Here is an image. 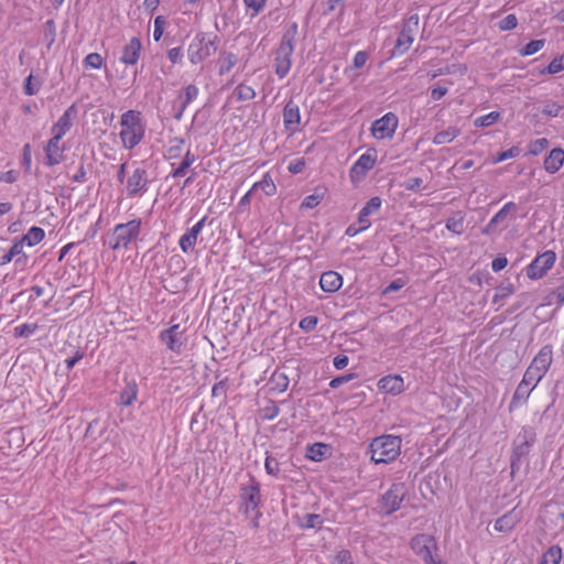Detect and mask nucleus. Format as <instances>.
Instances as JSON below:
<instances>
[{"instance_id": "7c9ffc66", "label": "nucleus", "mask_w": 564, "mask_h": 564, "mask_svg": "<svg viewBox=\"0 0 564 564\" xmlns=\"http://www.w3.org/2000/svg\"><path fill=\"white\" fill-rule=\"evenodd\" d=\"M545 305H556L560 308L564 305V276L560 279V284L554 288L544 299Z\"/></svg>"}, {"instance_id": "bf43d9fd", "label": "nucleus", "mask_w": 564, "mask_h": 564, "mask_svg": "<svg viewBox=\"0 0 564 564\" xmlns=\"http://www.w3.org/2000/svg\"><path fill=\"white\" fill-rule=\"evenodd\" d=\"M520 154V149L518 147H511L510 149L499 152L497 156L492 159V163H500L502 161L517 158Z\"/></svg>"}, {"instance_id": "8fccbe9b", "label": "nucleus", "mask_w": 564, "mask_h": 564, "mask_svg": "<svg viewBox=\"0 0 564 564\" xmlns=\"http://www.w3.org/2000/svg\"><path fill=\"white\" fill-rule=\"evenodd\" d=\"M271 382L274 384V389L283 392L289 387V378L284 372L275 371L271 377Z\"/></svg>"}, {"instance_id": "37998d69", "label": "nucleus", "mask_w": 564, "mask_h": 564, "mask_svg": "<svg viewBox=\"0 0 564 564\" xmlns=\"http://www.w3.org/2000/svg\"><path fill=\"white\" fill-rule=\"evenodd\" d=\"M514 293V286L509 283L507 285H500L497 288V292L494 295L492 303L502 305V301L508 299L510 295Z\"/></svg>"}, {"instance_id": "412c9836", "label": "nucleus", "mask_w": 564, "mask_h": 564, "mask_svg": "<svg viewBox=\"0 0 564 564\" xmlns=\"http://www.w3.org/2000/svg\"><path fill=\"white\" fill-rule=\"evenodd\" d=\"M553 361V350L551 345L543 346L539 352L535 355L530 366L536 372H540L545 376L551 364Z\"/></svg>"}, {"instance_id": "de8ad7c7", "label": "nucleus", "mask_w": 564, "mask_h": 564, "mask_svg": "<svg viewBox=\"0 0 564 564\" xmlns=\"http://www.w3.org/2000/svg\"><path fill=\"white\" fill-rule=\"evenodd\" d=\"M23 249L22 242L15 241L11 248L8 250L7 253H4L0 259V264L4 265L10 263L13 259L17 258L21 253V250Z\"/></svg>"}, {"instance_id": "393cba45", "label": "nucleus", "mask_w": 564, "mask_h": 564, "mask_svg": "<svg viewBox=\"0 0 564 564\" xmlns=\"http://www.w3.org/2000/svg\"><path fill=\"white\" fill-rule=\"evenodd\" d=\"M295 523L303 530H321L324 524V518L318 513H304L294 516Z\"/></svg>"}, {"instance_id": "aec40b11", "label": "nucleus", "mask_w": 564, "mask_h": 564, "mask_svg": "<svg viewBox=\"0 0 564 564\" xmlns=\"http://www.w3.org/2000/svg\"><path fill=\"white\" fill-rule=\"evenodd\" d=\"M61 140L62 138H56V135H52V138L47 141L46 145L44 147V164L46 166H54L63 161L64 148L59 145Z\"/></svg>"}, {"instance_id": "a18cd8bd", "label": "nucleus", "mask_w": 564, "mask_h": 564, "mask_svg": "<svg viewBox=\"0 0 564 564\" xmlns=\"http://www.w3.org/2000/svg\"><path fill=\"white\" fill-rule=\"evenodd\" d=\"M564 70V55L554 57L550 64L541 70V74L554 75Z\"/></svg>"}, {"instance_id": "7ed1b4c3", "label": "nucleus", "mask_w": 564, "mask_h": 564, "mask_svg": "<svg viewBox=\"0 0 564 564\" xmlns=\"http://www.w3.org/2000/svg\"><path fill=\"white\" fill-rule=\"evenodd\" d=\"M121 131L119 137L127 150L134 149L144 138L145 127L142 123L140 112L128 110L120 118Z\"/></svg>"}, {"instance_id": "49530a36", "label": "nucleus", "mask_w": 564, "mask_h": 564, "mask_svg": "<svg viewBox=\"0 0 564 564\" xmlns=\"http://www.w3.org/2000/svg\"><path fill=\"white\" fill-rule=\"evenodd\" d=\"M39 328L36 323H24L17 326L13 330L15 337H30L33 335Z\"/></svg>"}, {"instance_id": "c03bdc74", "label": "nucleus", "mask_w": 564, "mask_h": 564, "mask_svg": "<svg viewBox=\"0 0 564 564\" xmlns=\"http://www.w3.org/2000/svg\"><path fill=\"white\" fill-rule=\"evenodd\" d=\"M198 94V87L194 84H188L182 89V93L180 94L178 98L183 100L185 105H189L197 98Z\"/></svg>"}, {"instance_id": "4be33fe9", "label": "nucleus", "mask_w": 564, "mask_h": 564, "mask_svg": "<svg viewBox=\"0 0 564 564\" xmlns=\"http://www.w3.org/2000/svg\"><path fill=\"white\" fill-rule=\"evenodd\" d=\"M382 200L379 196L371 197L358 214V225H361L362 228L368 229L371 226L370 216L377 214L380 210Z\"/></svg>"}, {"instance_id": "603ef678", "label": "nucleus", "mask_w": 564, "mask_h": 564, "mask_svg": "<svg viewBox=\"0 0 564 564\" xmlns=\"http://www.w3.org/2000/svg\"><path fill=\"white\" fill-rule=\"evenodd\" d=\"M543 377L544 375L536 372L531 367H528L523 375L522 381L535 388L538 383L543 379Z\"/></svg>"}, {"instance_id": "9b49d317", "label": "nucleus", "mask_w": 564, "mask_h": 564, "mask_svg": "<svg viewBox=\"0 0 564 564\" xmlns=\"http://www.w3.org/2000/svg\"><path fill=\"white\" fill-rule=\"evenodd\" d=\"M159 338L171 351L175 354H181L187 341L185 330L181 329L180 324H174L169 328L161 330Z\"/></svg>"}, {"instance_id": "4c0bfd02", "label": "nucleus", "mask_w": 564, "mask_h": 564, "mask_svg": "<svg viewBox=\"0 0 564 564\" xmlns=\"http://www.w3.org/2000/svg\"><path fill=\"white\" fill-rule=\"evenodd\" d=\"M518 210V206L513 202H508L503 205V207L494 215L491 218V225H499L505 221L509 214H516Z\"/></svg>"}, {"instance_id": "680f3d73", "label": "nucleus", "mask_w": 564, "mask_h": 564, "mask_svg": "<svg viewBox=\"0 0 564 564\" xmlns=\"http://www.w3.org/2000/svg\"><path fill=\"white\" fill-rule=\"evenodd\" d=\"M135 398H137V387L135 386H133L132 388H129V389H124L120 393V404L128 406V405L132 404V402L135 400Z\"/></svg>"}, {"instance_id": "5701e85b", "label": "nucleus", "mask_w": 564, "mask_h": 564, "mask_svg": "<svg viewBox=\"0 0 564 564\" xmlns=\"http://www.w3.org/2000/svg\"><path fill=\"white\" fill-rule=\"evenodd\" d=\"M564 150L562 148H554L544 159V170L550 174H555L563 166Z\"/></svg>"}, {"instance_id": "72a5a7b5", "label": "nucleus", "mask_w": 564, "mask_h": 564, "mask_svg": "<svg viewBox=\"0 0 564 564\" xmlns=\"http://www.w3.org/2000/svg\"><path fill=\"white\" fill-rule=\"evenodd\" d=\"M327 452V446L323 443H314L306 446V458L313 462H321L324 459Z\"/></svg>"}, {"instance_id": "4d7b16f0", "label": "nucleus", "mask_w": 564, "mask_h": 564, "mask_svg": "<svg viewBox=\"0 0 564 564\" xmlns=\"http://www.w3.org/2000/svg\"><path fill=\"white\" fill-rule=\"evenodd\" d=\"M264 469H265L267 474L274 476V477H278V475L280 474L279 462L274 457L269 455L268 453H267V457L264 460Z\"/></svg>"}, {"instance_id": "ea45409f", "label": "nucleus", "mask_w": 564, "mask_h": 564, "mask_svg": "<svg viewBox=\"0 0 564 564\" xmlns=\"http://www.w3.org/2000/svg\"><path fill=\"white\" fill-rule=\"evenodd\" d=\"M501 119V112L491 111L485 116H480L474 120V126L476 128H485L490 127L497 123Z\"/></svg>"}, {"instance_id": "f257e3e1", "label": "nucleus", "mask_w": 564, "mask_h": 564, "mask_svg": "<svg viewBox=\"0 0 564 564\" xmlns=\"http://www.w3.org/2000/svg\"><path fill=\"white\" fill-rule=\"evenodd\" d=\"M401 446L402 440L400 436L383 434L371 440L367 454L376 465L389 464L400 456Z\"/></svg>"}, {"instance_id": "6ab92c4d", "label": "nucleus", "mask_w": 564, "mask_h": 564, "mask_svg": "<svg viewBox=\"0 0 564 564\" xmlns=\"http://www.w3.org/2000/svg\"><path fill=\"white\" fill-rule=\"evenodd\" d=\"M378 389L393 397L401 394L405 390L404 380L400 375H388L378 381Z\"/></svg>"}, {"instance_id": "13d9d810", "label": "nucleus", "mask_w": 564, "mask_h": 564, "mask_svg": "<svg viewBox=\"0 0 564 564\" xmlns=\"http://www.w3.org/2000/svg\"><path fill=\"white\" fill-rule=\"evenodd\" d=\"M408 283L406 278H397L393 281H391L382 291L383 295H388L393 292L400 291L403 286H405Z\"/></svg>"}, {"instance_id": "1a4fd4ad", "label": "nucleus", "mask_w": 564, "mask_h": 564, "mask_svg": "<svg viewBox=\"0 0 564 564\" xmlns=\"http://www.w3.org/2000/svg\"><path fill=\"white\" fill-rule=\"evenodd\" d=\"M406 496V486L404 482H393L391 487L380 497L379 509L384 516H390L398 511Z\"/></svg>"}, {"instance_id": "dca6fc26", "label": "nucleus", "mask_w": 564, "mask_h": 564, "mask_svg": "<svg viewBox=\"0 0 564 564\" xmlns=\"http://www.w3.org/2000/svg\"><path fill=\"white\" fill-rule=\"evenodd\" d=\"M77 112L78 110L76 105L73 104L69 106L53 124L51 129L52 134L56 135V138H63L73 127V120L76 118Z\"/></svg>"}, {"instance_id": "f704fd0d", "label": "nucleus", "mask_w": 564, "mask_h": 564, "mask_svg": "<svg viewBox=\"0 0 564 564\" xmlns=\"http://www.w3.org/2000/svg\"><path fill=\"white\" fill-rule=\"evenodd\" d=\"M446 229L456 235L464 232V215L462 212H457L454 216L447 218Z\"/></svg>"}, {"instance_id": "79ce46f5", "label": "nucleus", "mask_w": 564, "mask_h": 564, "mask_svg": "<svg viewBox=\"0 0 564 564\" xmlns=\"http://www.w3.org/2000/svg\"><path fill=\"white\" fill-rule=\"evenodd\" d=\"M43 37L46 42L47 50H50L56 37V26L54 20L51 19L44 23Z\"/></svg>"}, {"instance_id": "864d4df0", "label": "nucleus", "mask_w": 564, "mask_h": 564, "mask_svg": "<svg viewBox=\"0 0 564 564\" xmlns=\"http://www.w3.org/2000/svg\"><path fill=\"white\" fill-rule=\"evenodd\" d=\"M197 243V239L191 236L187 231L180 238L178 245L183 252L187 253L192 251Z\"/></svg>"}, {"instance_id": "473e14b6", "label": "nucleus", "mask_w": 564, "mask_h": 564, "mask_svg": "<svg viewBox=\"0 0 564 564\" xmlns=\"http://www.w3.org/2000/svg\"><path fill=\"white\" fill-rule=\"evenodd\" d=\"M460 134V129L457 127H448L446 130L437 132L433 138V143L436 145L451 143Z\"/></svg>"}, {"instance_id": "69168bd1", "label": "nucleus", "mask_w": 564, "mask_h": 564, "mask_svg": "<svg viewBox=\"0 0 564 564\" xmlns=\"http://www.w3.org/2000/svg\"><path fill=\"white\" fill-rule=\"evenodd\" d=\"M166 21L163 15H158L154 19V30H153V39L155 42H159L163 35L164 32V25Z\"/></svg>"}, {"instance_id": "bb28decb", "label": "nucleus", "mask_w": 564, "mask_h": 564, "mask_svg": "<svg viewBox=\"0 0 564 564\" xmlns=\"http://www.w3.org/2000/svg\"><path fill=\"white\" fill-rule=\"evenodd\" d=\"M533 390V387L521 380L512 395L511 402L509 404V411L512 412L522 403L527 402Z\"/></svg>"}, {"instance_id": "052dcab7", "label": "nucleus", "mask_w": 564, "mask_h": 564, "mask_svg": "<svg viewBox=\"0 0 564 564\" xmlns=\"http://www.w3.org/2000/svg\"><path fill=\"white\" fill-rule=\"evenodd\" d=\"M518 25V18L516 14H508L502 20L499 21L498 28L500 31H511L516 29Z\"/></svg>"}, {"instance_id": "c85d7f7f", "label": "nucleus", "mask_w": 564, "mask_h": 564, "mask_svg": "<svg viewBox=\"0 0 564 564\" xmlns=\"http://www.w3.org/2000/svg\"><path fill=\"white\" fill-rule=\"evenodd\" d=\"M196 155L191 151L187 150L182 162L175 166V164H172V172L170 173V176L173 178L182 177L187 173V170L191 167V165L196 161Z\"/></svg>"}, {"instance_id": "4468645a", "label": "nucleus", "mask_w": 564, "mask_h": 564, "mask_svg": "<svg viewBox=\"0 0 564 564\" xmlns=\"http://www.w3.org/2000/svg\"><path fill=\"white\" fill-rule=\"evenodd\" d=\"M419 25V17L416 14L411 15L404 23L393 47V55L404 54L413 43V32Z\"/></svg>"}, {"instance_id": "e433bc0d", "label": "nucleus", "mask_w": 564, "mask_h": 564, "mask_svg": "<svg viewBox=\"0 0 564 564\" xmlns=\"http://www.w3.org/2000/svg\"><path fill=\"white\" fill-rule=\"evenodd\" d=\"M562 558V549L558 545H552L542 555L539 564H558Z\"/></svg>"}, {"instance_id": "2eb2a0df", "label": "nucleus", "mask_w": 564, "mask_h": 564, "mask_svg": "<svg viewBox=\"0 0 564 564\" xmlns=\"http://www.w3.org/2000/svg\"><path fill=\"white\" fill-rule=\"evenodd\" d=\"M149 180L148 172L144 169L137 167L127 181V195L129 197H141L148 192Z\"/></svg>"}, {"instance_id": "58836bf2", "label": "nucleus", "mask_w": 564, "mask_h": 564, "mask_svg": "<svg viewBox=\"0 0 564 564\" xmlns=\"http://www.w3.org/2000/svg\"><path fill=\"white\" fill-rule=\"evenodd\" d=\"M232 95L237 101H249L256 97V91L251 86L239 84Z\"/></svg>"}, {"instance_id": "6e6552de", "label": "nucleus", "mask_w": 564, "mask_h": 564, "mask_svg": "<svg viewBox=\"0 0 564 564\" xmlns=\"http://www.w3.org/2000/svg\"><path fill=\"white\" fill-rule=\"evenodd\" d=\"M260 489V482L253 476L249 475V481L240 486L239 511L241 513L249 516L259 509L261 503Z\"/></svg>"}, {"instance_id": "b1692460", "label": "nucleus", "mask_w": 564, "mask_h": 564, "mask_svg": "<svg viewBox=\"0 0 564 564\" xmlns=\"http://www.w3.org/2000/svg\"><path fill=\"white\" fill-rule=\"evenodd\" d=\"M343 285V278L335 271H327L321 275L319 286L324 292L334 293Z\"/></svg>"}, {"instance_id": "774afa93", "label": "nucleus", "mask_w": 564, "mask_h": 564, "mask_svg": "<svg viewBox=\"0 0 564 564\" xmlns=\"http://www.w3.org/2000/svg\"><path fill=\"white\" fill-rule=\"evenodd\" d=\"M318 323V318L314 315L305 316L300 321V328L304 332H312Z\"/></svg>"}, {"instance_id": "39448f33", "label": "nucleus", "mask_w": 564, "mask_h": 564, "mask_svg": "<svg viewBox=\"0 0 564 564\" xmlns=\"http://www.w3.org/2000/svg\"><path fill=\"white\" fill-rule=\"evenodd\" d=\"M142 220L134 218L127 223L117 224L108 240L111 250H128L130 245L138 240L141 234Z\"/></svg>"}, {"instance_id": "3c124183", "label": "nucleus", "mask_w": 564, "mask_h": 564, "mask_svg": "<svg viewBox=\"0 0 564 564\" xmlns=\"http://www.w3.org/2000/svg\"><path fill=\"white\" fill-rule=\"evenodd\" d=\"M83 64L86 68L99 69L104 64V58L99 53H90L84 58Z\"/></svg>"}, {"instance_id": "a878e982", "label": "nucleus", "mask_w": 564, "mask_h": 564, "mask_svg": "<svg viewBox=\"0 0 564 564\" xmlns=\"http://www.w3.org/2000/svg\"><path fill=\"white\" fill-rule=\"evenodd\" d=\"M520 514L516 511V508L506 512L503 516L499 517L495 522V530L498 532H509L511 531L516 524L520 521Z\"/></svg>"}, {"instance_id": "2f4dec72", "label": "nucleus", "mask_w": 564, "mask_h": 564, "mask_svg": "<svg viewBox=\"0 0 564 564\" xmlns=\"http://www.w3.org/2000/svg\"><path fill=\"white\" fill-rule=\"evenodd\" d=\"M45 237V231L41 227L33 226L29 229V231L19 240L22 242V246L26 243L30 247H33L40 243Z\"/></svg>"}, {"instance_id": "c9c22d12", "label": "nucleus", "mask_w": 564, "mask_h": 564, "mask_svg": "<svg viewBox=\"0 0 564 564\" xmlns=\"http://www.w3.org/2000/svg\"><path fill=\"white\" fill-rule=\"evenodd\" d=\"M251 188L252 191L261 188L267 196H273L276 193V186L268 173L263 175L260 182L254 183Z\"/></svg>"}, {"instance_id": "6e6d98bb", "label": "nucleus", "mask_w": 564, "mask_h": 564, "mask_svg": "<svg viewBox=\"0 0 564 564\" xmlns=\"http://www.w3.org/2000/svg\"><path fill=\"white\" fill-rule=\"evenodd\" d=\"M549 143L550 142L546 138L535 139L529 144V153L532 155H538L549 147Z\"/></svg>"}, {"instance_id": "cd10ccee", "label": "nucleus", "mask_w": 564, "mask_h": 564, "mask_svg": "<svg viewBox=\"0 0 564 564\" xmlns=\"http://www.w3.org/2000/svg\"><path fill=\"white\" fill-rule=\"evenodd\" d=\"M238 63V56L232 52L223 51L217 58L218 75L223 76L231 72Z\"/></svg>"}, {"instance_id": "338daca9", "label": "nucleus", "mask_w": 564, "mask_h": 564, "mask_svg": "<svg viewBox=\"0 0 564 564\" xmlns=\"http://www.w3.org/2000/svg\"><path fill=\"white\" fill-rule=\"evenodd\" d=\"M33 80H34V77L32 74H30L25 80H24V85H23V90H24V94L26 96H33V95H36L37 91L40 90V84L36 83V85L33 84Z\"/></svg>"}, {"instance_id": "0e129e2a", "label": "nucleus", "mask_w": 564, "mask_h": 564, "mask_svg": "<svg viewBox=\"0 0 564 564\" xmlns=\"http://www.w3.org/2000/svg\"><path fill=\"white\" fill-rule=\"evenodd\" d=\"M332 564H355L352 561V555L349 550H340L334 556Z\"/></svg>"}, {"instance_id": "f03ea898", "label": "nucleus", "mask_w": 564, "mask_h": 564, "mask_svg": "<svg viewBox=\"0 0 564 564\" xmlns=\"http://www.w3.org/2000/svg\"><path fill=\"white\" fill-rule=\"evenodd\" d=\"M299 34V26L292 23L283 33L278 48L274 51V73L282 79L284 78L292 66V55L294 53L296 36Z\"/></svg>"}, {"instance_id": "a19ab883", "label": "nucleus", "mask_w": 564, "mask_h": 564, "mask_svg": "<svg viewBox=\"0 0 564 564\" xmlns=\"http://www.w3.org/2000/svg\"><path fill=\"white\" fill-rule=\"evenodd\" d=\"M545 43V39L532 40L519 51V54L521 56H531L542 50Z\"/></svg>"}, {"instance_id": "f3484780", "label": "nucleus", "mask_w": 564, "mask_h": 564, "mask_svg": "<svg viewBox=\"0 0 564 564\" xmlns=\"http://www.w3.org/2000/svg\"><path fill=\"white\" fill-rule=\"evenodd\" d=\"M142 44L141 40L133 36L122 47L121 56L119 61L127 66H134L141 56Z\"/></svg>"}, {"instance_id": "20e7f679", "label": "nucleus", "mask_w": 564, "mask_h": 564, "mask_svg": "<svg viewBox=\"0 0 564 564\" xmlns=\"http://www.w3.org/2000/svg\"><path fill=\"white\" fill-rule=\"evenodd\" d=\"M220 39L217 34L197 32L187 47V57L191 64L197 65L215 54Z\"/></svg>"}, {"instance_id": "0eeeda50", "label": "nucleus", "mask_w": 564, "mask_h": 564, "mask_svg": "<svg viewBox=\"0 0 564 564\" xmlns=\"http://www.w3.org/2000/svg\"><path fill=\"white\" fill-rule=\"evenodd\" d=\"M410 546L424 564H446L441 558L434 556V552L438 550V546L433 535L426 533L416 534L411 539Z\"/></svg>"}, {"instance_id": "5fc2aeb1", "label": "nucleus", "mask_w": 564, "mask_h": 564, "mask_svg": "<svg viewBox=\"0 0 564 564\" xmlns=\"http://www.w3.org/2000/svg\"><path fill=\"white\" fill-rule=\"evenodd\" d=\"M280 413V408L274 401H270L268 405L261 409V415L263 420L271 421L275 419Z\"/></svg>"}, {"instance_id": "e2e57ef3", "label": "nucleus", "mask_w": 564, "mask_h": 564, "mask_svg": "<svg viewBox=\"0 0 564 564\" xmlns=\"http://www.w3.org/2000/svg\"><path fill=\"white\" fill-rule=\"evenodd\" d=\"M172 142H174L175 144L171 145L167 149L169 159H177L181 156L182 147L185 143V140L182 138H174Z\"/></svg>"}, {"instance_id": "a211bd4d", "label": "nucleus", "mask_w": 564, "mask_h": 564, "mask_svg": "<svg viewBox=\"0 0 564 564\" xmlns=\"http://www.w3.org/2000/svg\"><path fill=\"white\" fill-rule=\"evenodd\" d=\"M301 123L300 107L291 99L283 109V124L291 134L299 130Z\"/></svg>"}, {"instance_id": "423d86ee", "label": "nucleus", "mask_w": 564, "mask_h": 564, "mask_svg": "<svg viewBox=\"0 0 564 564\" xmlns=\"http://www.w3.org/2000/svg\"><path fill=\"white\" fill-rule=\"evenodd\" d=\"M536 441V433L530 425H525L521 429L519 434L516 436L512 446L511 454V474L518 471L522 463L527 459L532 445Z\"/></svg>"}, {"instance_id": "f8f14e48", "label": "nucleus", "mask_w": 564, "mask_h": 564, "mask_svg": "<svg viewBox=\"0 0 564 564\" xmlns=\"http://www.w3.org/2000/svg\"><path fill=\"white\" fill-rule=\"evenodd\" d=\"M399 119L393 112H388L380 119L373 121L371 126V134L378 139H391L398 128Z\"/></svg>"}, {"instance_id": "9d476101", "label": "nucleus", "mask_w": 564, "mask_h": 564, "mask_svg": "<svg viewBox=\"0 0 564 564\" xmlns=\"http://www.w3.org/2000/svg\"><path fill=\"white\" fill-rule=\"evenodd\" d=\"M555 260L556 253L553 250H546L536 256L525 269L527 276L531 280H539L543 278L554 265Z\"/></svg>"}, {"instance_id": "09e8293b", "label": "nucleus", "mask_w": 564, "mask_h": 564, "mask_svg": "<svg viewBox=\"0 0 564 564\" xmlns=\"http://www.w3.org/2000/svg\"><path fill=\"white\" fill-rule=\"evenodd\" d=\"M268 0H243V4L247 10H251V17L254 18L260 14L265 6Z\"/></svg>"}, {"instance_id": "ddd939ff", "label": "nucleus", "mask_w": 564, "mask_h": 564, "mask_svg": "<svg viewBox=\"0 0 564 564\" xmlns=\"http://www.w3.org/2000/svg\"><path fill=\"white\" fill-rule=\"evenodd\" d=\"M377 161L376 150H368L361 154L358 160L354 163L349 171V177L351 183L357 184L362 181L368 171H370Z\"/></svg>"}, {"instance_id": "c756f323", "label": "nucleus", "mask_w": 564, "mask_h": 564, "mask_svg": "<svg viewBox=\"0 0 564 564\" xmlns=\"http://www.w3.org/2000/svg\"><path fill=\"white\" fill-rule=\"evenodd\" d=\"M327 193L325 186H317L314 193L307 195L301 203V209H313L321 204Z\"/></svg>"}]
</instances>
